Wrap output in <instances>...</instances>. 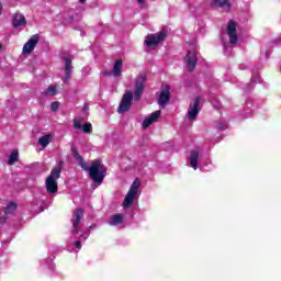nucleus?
<instances>
[{"label": "nucleus", "instance_id": "obj_31", "mask_svg": "<svg viewBox=\"0 0 281 281\" xmlns=\"http://www.w3.org/2000/svg\"><path fill=\"white\" fill-rule=\"evenodd\" d=\"M0 222H1V223H5V217H1V218H0Z\"/></svg>", "mask_w": 281, "mask_h": 281}, {"label": "nucleus", "instance_id": "obj_6", "mask_svg": "<svg viewBox=\"0 0 281 281\" xmlns=\"http://www.w3.org/2000/svg\"><path fill=\"white\" fill-rule=\"evenodd\" d=\"M201 112V98H195L194 102L190 108L188 109L187 119L189 122H194L196 117L199 116V113Z\"/></svg>", "mask_w": 281, "mask_h": 281}, {"label": "nucleus", "instance_id": "obj_9", "mask_svg": "<svg viewBox=\"0 0 281 281\" xmlns=\"http://www.w3.org/2000/svg\"><path fill=\"white\" fill-rule=\"evenodd\" d=\"M186 63H187V69L189 71H194V69L196 68V61L199 60L196 58V52L194 50H189L186 58H184Z\"/></svg>", "mask_w": 281, "mask_h": 281}, {"label": "nucleus", "instance_id": "obj_28", "mask_svg": "<svg viewBox=\"0 0 281 281\" xmlns=\"http://www.w3.org/2000/svg\"><path fill=\"white\" fill-rule=\"evenodd\" d=\"M81 238H82L83 240H87V238H89V234H83V235H81Z\"/></svg>", "mask_w": 281, "mask_h": 281}, {"label": "nucleus", "instance_id": "obj_3", "mask_svg": "<svg viewBox=\"0 0 281 281\" xmlns=\"http://www.w3.org/2000/svg\"><path fill=\"white\" fill-rule=\"evenodd\" d=\"M58 179H60V169L55 168L50 171L45 182L46 190L49 194H56L58 192Z\"/></svg>", "mask_w": 281, "mask_h": 281}, {"label": "nucleus", "instance_id": "obj_27", "mask_svg": "<svg viewBox=\"0 0 281 281\" xmlns=\"http://www.w3.org/2000/svg\"><path fill=\"white\" fill-rule=\"evenodd\" d=\"M75 247H77V249H82V244L80 243V240H77L75 243Z\"/></svg>", "mask_w": 281, "mask_h": 281}, {"label": "nucleus", "instance_id": "obj_14", "mask_svg": "<svg viewBox=\"0 0 281 281\" xmlns=\"http://www.w3.org/2000/svg\"><path fill=\"white\" fill-rule=\"evenodd\" d=\"M159 117H161V111L153 112L149 116H147L143 121V128H148V126H150V124H155V122H157V120H159Z\"/></svg>", "mask_w": 281, "mask_h": 281}, {"label": "nucleus", "instance_id": "obj_25", "mask_svg": "<svg viewBox=\"0 0 281 281\" xmlns=\"http://www.w3.org/2000/svg\"><path fill=\"white\" fill-rule=\"evenodd\" d=\"M59 106H60V103H59L58 101H55V102H52V103H50V110H52L54 113H56V111H58Z\"/></svg>", "mask_w": 281, "mask_h": 281}, {"label": "nucleus", "instance_id": "obj_15", "mask_svg": "<svg viewBox=\"0 0 281 281\" xmlns=\"http://www.w3.org/2000/svg\"><path fill=\"white\" fill-rule=\"evenodd\" d=\"M72 71H74V66H71V59H69V57H66L65 76L61 78L63 82H69V78H71Z\"/></svg>", "mask_w": 281, "mask_h": 281}, {"label": "nucleus", "instance_id": "obj_29", "mask_svg": "<svg viewBox=\"0 0 281 281\" xmlns=\"http://www.w3.org/2000/svg\"><path fill=\"white\" fill-rule=\"evenodd\" d=\"M145 2L146 0H137V3H139L140 5H144Z\"/></svg>", "mask_w": 281, "mask_h": 281}, {"label": "nucleus", "instance_id": "obj_20", "mask_svg": "<svg viewBox=\"0 0 281 281\" xmlns=\"http://www.w3.org/2000/svg\"><path fill=\"white\" fill-rule=\"evenodd\" d=\"M123 221H124V215L115 214L110 217L109 225H112L113 227H115L117 225H122Z\"/></svg>", "mask_w": 281, "mask_h": 281}, {"label": "nucleus", "instance_id": "obj_32", "mask_svg": "<svg viewBox=\"0 0 281 281\" xmlns=\"http://www.w3.org/2000/svg\"><path fill=\"white\" fill-rule=\"evenodd\" d=\"M2 10H3V5H1V3H0V14H1Z\"/></svg>", "mask_w": 281, "mask_h": 281}, {"label": "nucleus", "instance_id": "obj_19", "mask_svg": "<svg viewBox=\"0 0 281 281\" xmlns=\"http://www.w3.org/2000/svg\"><path fill=\"white\" fill-rule=\"evenodd\" d=\"M27 22L25 21V15L21 13H15L13 15L12 25L13 27H21V25H25Z\"/></svg>", "mask_w": 281, "mask_h": 281}, {"label": "nucleus", "instance_id": "obj_12", "mask_svg": "<svg viewBox=\"0 0 281 281\" xmlns=\"http://www.w3.org/2000/svg\"><path fill=\"white\" fill-rule=\"evenodd\" d=\"M82 210L81 209H77V211L75 212V218H72V234H79L80 232V221H82Z\"/></svg>", "mask_w": 281, "mask_h": 281}, {"label": "nucleus", "instance_id": "obj_34", "mask_svg": "<svg viewBox=\"0 0 281 281\" xmlns=\"http://www.w3.org/2000/svg\"><path fill=\"white\" fill-rule=\"evenodd\" d=\"M0 49H1V45H0Z\"/></svg>", "mask_w": 281, "mask_h": 281}, {"label": "nucleus", "instance_id": "obj_10", "mask_svg": "<svg viewBox=\"0 0 281 281\" xmlns=\"http://www.w3.org/2000/svg\"><path fill=\"white\" fill-rule=\"evenodd\" d=\"M38 45V35H33L23 46V54L30 55L34 52V47Z\"/></svg>", "mask_w": 281, "mask_h": 281}, {"label": "nucleus", "instance_id": "obj_26", "mask_svg": "<svg viewBox=\"0 0 281 281\" xmlns=\"http://www.w3.org/2000/svg\"><path fill=\"white\" fill-rule=\"evenodd\" d=\"M217 128H218L220 131H225V128H227V123H218V124H217Z\"/></svg>", "mask_w": 281, "mask_h": 281}, {"label": "nucleus", "instance_id": "obj_18", "mask_svg": "<svg viewBox=\"0 0 281 281\" xmlns=\"http://www.w3.org/2000/svg\"><path fill=\"white\" fill-rule=\"evenodd\" d=\"M189 164L193 170H198L199 168V151L191 150V155L189 156Z\"/></svg>", "mask_w": 281, "mask_h": 281}, {"label": "nucleus", "instance_id": "obj_22", "mask_svg": "<svg viewBox=\"0 0 281 281\" xmlns=\"http://www.w3.org/2000/svg\"><path fill=\"white\" fill-rule=\"evenodd\" d=\"M16 202H9L4 209L5 216H10V214H14L16 212Z\"/></svg>", "mask_w": 281, "mask_h": 281}, {"label": "nucleus", "instance_id": "obj_30", "mask_svg": "<svg viewBox=\"0 0 281 281\" xmlns=\"http://www.w3.org/2000/svg\"><path fill=\"white\" fill-rule=\"evenodd\" d=\"M83 111H89V105L85 104L83 105Z\"/></svg>", "mask_w": 281, "mask_h": 281}, {"label": "nucleus", "instance_id": "obj_5", "mask_svg": "<svg viewBox=\"0 0 281 281\" xmlns=\"http://www.w3.org/2000/svg\"><path fill=\"white\" fill-rule=\"evenodd\" d=\"M133 104V93L125 92L117 108V113H128L131 111V106Z\"/></svg>", "mask_w": 281, "mask_h": 281}, {"label": "nucleus", "instance_id": "obj_4", "mask_svg": "<svg viewBox=\"0 0 281 281\" xmlns=\"http://www.w3.org/2000/svg\"><path fill=\"white\" fill-rule=\"evenodd\" d=\"M166 36H168V34L166 33L165 30H162L156 34H148L145 37V45H147V47H157V45H159V43H161L162 41L166 40Z\"/></svg>", "mask_w": 281, "mask_h": 281}, {"label": "nucleus", "instance_id": "obj_13", "mask_svg": "<svg viewBox=\"0 0 281 281\" xmlns=\"http://www.w3.org/2000/svg\"><path fill=\"white\" fill-rule=\"evenodd\" d=\"M74 128H76V131H80L82 130L83 133L91 135V133H93V128L91 123H86L82 125V123L80 122V120H75L74 121Z\"/></svg>", "mask_w": 281, "mask_h": 281}, {"label": "nucleus", "instance_id": "obj_16", "mask_svg": "<svg viewBox=\"0 0 281 281\" xmlns=\"http://www.w3.org/2000/svg\"><path fill=\"white\" fill-rule=\"evenodd\" d=\"M212 5L213 8H221L223 12H229V10H232V4L229 3V0H213Z\"/></svg>", "mask_w": 281, "mask_h": 281}, {"label": "nucleus", "instance_id": "obj_2", "mask_svg": "<svg viewBox=\"0 0 281 281\" xmlns=\"http://www.w3.org/2000/svg\"><path fill=\"white\" fill-rule=\"evenodd\" d=\"M140 186H142V181H139V179H135L132 186L130 187V190L123 201L124 210H128V207L133 205V201H135L136 196H138L139 194Z\"/></svg>", "mask_w": 281, "mask_h": 281}, {"label": "nucleus", "instance_id": "obj_7", "mask_svg": "<svg viewBox=\"0 0 281 281\" xmlns=\"http://www.w3.org/2000/svg\"><path fill=\"white\" fill-rule=\"evenodd\" d=\"M158 105L164 108L168 102H170V86H165L158 95Z\"/></svg>", "mask_w": 281, "mask_h": 281}, {"label": "nucleus", "instance_id": "obj_11", "mask_svg": "<svg viewBox=\"0 0 281 281\" xmlns=\"http://www.w3.org/2000/svg\"><path fill=\"white\" fill-rule=\"evenodd\" d=\"M227 35L232 45L238 43V35H236V22L229 21L227 25Z\"/></svg>", "mask_w": 281, "mask_h": 281}, {"label": "nucleus", "instance_id": "obj_17", "mask_svg": "<svg viewBox=\"0 0 281 281\" xmlns=\"http://www.w3.org/2000/svg\"><path fill=\"white\" fill-rule=\"evenodd\" d=\"M104 76H114L115 78L122 76V59L116 60L112 71L104 72Z\"/></svg>", "mask_w": 281, "mask_h": 281}, {"label": "nucleus", "instance_id": "obj_1", "mask_svg": "<svg viewBox=\"0 0 281 281\" xmlns=\"http://www.w3.org/2000/svg\"><path fill=\"white\" fill-rule=\"evenodd\" d=\"M71 151L80 168L88 172L90 179H92L94 183L101 186V183L104 181V177H106V167L102 165V160L94 159L91 161V166L89 167L76 147H71Z\"/></svg>", "mask_w": 281, "mask_h": 281}, {"label": "nucleus", "instance_id": "obj_24", "mask_svg": "<svg viewBox=\"0 0 281 281\" xmlns=\"http://www.w3.org/2000/svg\"><path fill=\"white\" fill-rule=\"evenodd\" d=\"M57 89L55 86H49L46 90L43 91V95H56Z\"/></svg>", "mask_w": 281, "mask_h": 281}, {"label": "nucleus", "instance_id": "obj_33", "mask_svg": "<svg viewBox=\"0 0 281 281\" xmlns=\"http://www.w3.org/2000/svg\"><path fill=\"white\" fill-rule=\"evenodd\" d=\"M80 1V3H85V1H87V0H79Z\"/></svg>", "mask_w": 281, "mask_h": 281}, {"label": "nucleus", "instance_id": "obj_21", "mask_svg": "<svg viewBox=\"0 0 281 281\" xmlns=\"http://www.w3.org/2000/svg\"><path fill=\"white\" fill-rule=\"evenodd\" d=\"M50 142H52V134H47L38 138V145L42 146L43 148H47Z\"/></svg>", "mask_w": 281, "mask_h": 281}, {"label": "nucleus", "instance_id": "obj_8", "mask_svg": "<svg viewBox=\"0 0 281 281\" xmlns=\"http://www.w3.org/2000/svg\"><path fill=\"white\" fill-rule=\"evenodd\" d=\"M144 82H146V78L143 75H139L136 78V82H135V92H134L135 100H139V98L144 95Z\"/></svg>", "mask_w": 281, "mask_h": 281}, {"label": "nucleus", "instance_id": "obj_23", "mask_svg": "<svg viewBox=\"0 0 281 281\" xmlns=\"http://www.w3.org/2000/svg\"><path fill=\"white\" fill-rule=\"evenodd\" d=\"M19 160V149H14L11 155L9 156V166H14L16 161Z\"/></svg>", "mask_w": 281, "mask_h": 281}]
</instances>
